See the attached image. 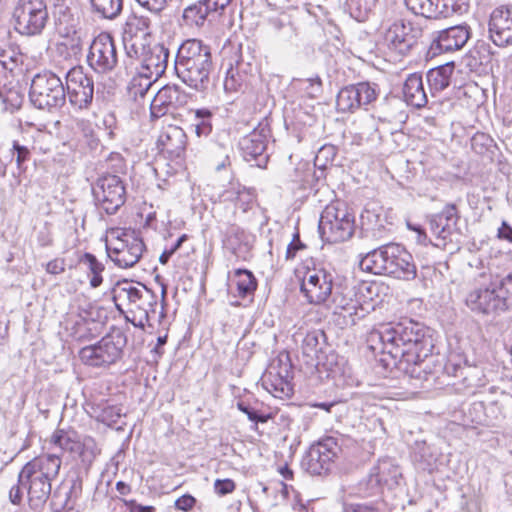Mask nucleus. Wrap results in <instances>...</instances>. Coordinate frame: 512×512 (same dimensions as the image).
<instances>
[{
    "label": "nucleus",
    "instance_id": "f257e3e1",
    "mask_svg": "<svg viewBox=\"0 0 512 512\" xmlns=\"http://www.w3.org/2000/svg\"><path fill=\"white\" fill-rule=\"evenodd\" d=\"M369 341L378 343L379 350L388 354L399 370L422 382L434 383L441 371L459 377L465 369L451 358L444 366L436 364L428 330L413 320L382 324L370 332Z\"/></svg>",
    "mask_w": 512,
    "mask_h": 512
},
{
    "label": "nucleus",
    "instance_id": "f03ea898",
    "mask_svg": "<svg viewBox=\"0 0 512 512\" xmlns=\"http://www.w3.org/2000/svg\"><path fill=\"white\" fill-rule=\"evenodd\" d=\"M214 68L211 47L198 39H187L178 48L174 59L177 77L190 89L206 92Z\"/></svg>",
    "mask_w": 512,
    "mask_h": 512
},
{
    "label": "nucleus",
    "instance_id": "7ed1b4c3",
    "mask_svg": "<svg viewBox=\"0 0 512 512\" xmlns=\"http://www.w3.org/2000/svg\"><path fill=\"white\" fill-rule=\"evenodd\" d=\"M61 456L56 453L39 455L27 462L19 472V483L27 489L29 505L37 510L51 495V482L58 476Z\"/></svg>",
    "mask_w": 512,
    "mask_h": 512
},
{
    "label": "nucleus",
    "instance_id": "20e7f679",
    "mask_svg": "<svg viewBox=\"0 0 512 512\" xmlns=\"http://www.w3.org/2000/svg\"><path fill=\"white\" fill-rule=\"evenodd\" d=\"M359 266L366 272L403 280H413L417 276L411 253L397 243H389L367 253L361 258Z\"/></svg>",
    "mask_w": 512,
    "mask_h": 512
},
{
    "label": "nucleus",
    "instance_id": "39448f33",
    "mask_svg": "<svg viewBox=\"0 0 512 512\" xmlns=\"http://www.w3.org/2000/svg\"><path fill=\"white\" fill-rule=\"evenodd\" d=\"M126 345V333L114 327L97 343L83 347L79 351V358L84 364L92 367H107L122 358Z\"/></svg>",
    "mask_w": 512,
    "mask_h": 512
},
{
    "label": "nucleus",
    "instance_id": "423d86ee",
    "mask_svg": "<svg viewBox=\"0 0 512 512\" xmlns=\"http://www.w3.org/2000/svg\"><path fill=\"white\" fill-rule=\"evenodd\" d=\"M355 230V217L344 203H333L323 210L319 232L323 240L339 243L349 240Z\"/></svg>",
    "mask_w": 512,
    "mask_h": 512
},
{
    "label": "nucleus",
    "instance_id": "0eeeda50",
    "mask_svg": "<svg viewBox=\"0 0 512 512\" xmlns=\"http://www.w3.org/2000/svg\"><path fill=\"white\" fill-rule=\"evenodd\" d=\"M29 99L37 109L61 108L66 102L65 88L61 78L51 71L36 74L31 81Z\"/></svg>",
    "mask_w": 512,
    "mask_h": 512
},
{
    "label": "nucleus",
    "instance_id": "6e6552de",
    "mask_svg": "<svg viewBox=\"0 0 512 512\" xmlns=\"http://www.w3.org/2000/svg\"><path fill=\"white\" fill-rule=\"evenodd\" d=\"M145 250L142 238L131 229H118L113 244L106 243L107 256L119 268H131L137 264Z\"/></svg>",
    "mask_w": 512,
    "mask_h": 512
},
{
    "label": "nucleus",
    "instance_id": "1a4fd4ad",
    "mask_svg": "<svg viewBox=\"0 0 512 512\" xmlns=\"http://www.w3.org/2000/svg\"><path fill=\"white\" fill-rule=\"evenodd\" d=\"M15 29L25 36L40 35L49 20L44 0H18L13 10Z\"/></svg>",
    "mask_w": 512,
    "mask_h": 512
},
{
    "label": "nucleus",
    "instance_id": "9d476101",
    "mask_svg": "<svg viewBox=\"0 0 512 512\" xmlns=\"http://www.w3.org/2000/svg\"><path fill=\"white\" fill-rule=\"evenodd\" d=\"M341 451L338 438L323 437L310 446L302 459V468L310 475H326L331 471L334 460Z\"/></svg>",
    "mask_w": 512,
    "mask_h": 512
},
{
    "label": "nucleus",
    "instance_id": "9b49d317",
    "mask_svg": "<svg viewBox=\"0 0 512 512\" xmlns=\"http://www.w3.org/2000/svg\"><path fill=\"white\" fill-rule=\"evenodd\" d=\"M65 94L75 112L87 111L94 98V81L82 66H74L65 74Z\"/></svg>",
    "mask_w": 512,
    "mask_h": 512
},
{
    "label": "nucleus",
    "instance_id": "f8f14e48",
    "mask_svg": "<svg viewBox=\"0 0 512 512\" xmlns=\"http://www.w3.org/2000/svg\"><path fill=\"white\" fill-rule=\"evenodd\" d=\"M402 472L400 467L390 458L380 459L374 465L366 479L359 483V491L363 497L380 495L385 488L393 489L400 484Z\"/></svg>",
    "mask_w": 512,
    "mask_h": 512
},
{
    "label": "nucleus",
    "instance_id": "ddd939ff",
    "mask_svg": "<svg viewBox=\"0 0 512 512\" xmlns=\"http://www.w3.org/2000/svg\"><path fill=\"white\" fill-rule=\"evenodd\" d=\"M94 202L99 211L114 215L126 201V188L117 175L99 177L92 187Z\"/></svg>",
    "mask_w": 512,
    "mask_h": 512
},
{
    "label": "nucleus",
    "instance_id": "4468645a",
    "mask_svg": "<svg viewBox=\"0 0 512 512\" xmlns=\"http://www.w3.org/2000/svg\"><path fill=\"white\" fill-rule=\"evenodd\" d=\"M50 442L62 451L77 455L81 463L87 468L100 454V449L93 437L85 436L81 439L78 433L72 429H56Z\"/></svg>",
    "mask_w": 512,
    "mask_h": 512
},
{
    "label": "nucleus",
    "instance_id": "2eb2a0df",
    "mask_svg": "<svg viewBox=\"0 0 512 512\" xmlns=\"http://www.w3.org/2000/svg\"><path fill=\"white\" fill-rule=\"evenodd\" d=\"M423 29L418 24L404 19L394 21L384 33V44L400 56L408 55L419 43Z\"/></svg>",
    "mask_w": 512,
    "mask_h": 512
},
{
    "label": "nucleus",
    "instance_id": "dca6fc26",
    "mask_svg": "<svg viewBox=\"0 0 512 512\" xmlns=\"http://www.w3.org/2000/svg\"><path fill=\"white\" fill-rule=\"evenodd\" d=\"M379 86L372 82H359L341 88L336 97V108L341 113H354L376 101Z\"/></svg>",
    "mask_w": 512,
    "mask_h": 512
},
{
    "label": "nucleus",
    "instance_id": "f3484780",
    "mask_svg": "<svg viewBox=\"0 0 512 512\" xmlns=\"http://www.w3.org/2000/svg\"><path fill=\"white\" fill-rule=\"evenodd\" d=\"M465 303L472 312L477 314L490 315L503 312L491 276L485 273L479 275L476 285L468 292Z\"/></svg>",
    "mask_w": 512,
    "mask_h": 512
},
{
    "label": "nucleus",
    "instance_id": "a211bd4d",
    "mask_svg": "<svg viewBox=\"0 0 512 512\" xmlns=\"http://www.w3.org/2000/svg\"><path fill=\"white\" fill-rule=\"evenodd\" d=\"M460 219L457 206L453 203L446 204L443 209L427 216L430 232L435 237L436 247L446 248L459 235L458 221Z\"/></svg>",
    "mask_w": 512,
    "mask_h": 512
},
{
    "label": "nucleus",
    "instance_id": "6ab92c4d",
    "mask_svg": "<svg viewBox=\"0 0 512 512\" xmlns=\"http://www.w3.org/2000/svg\"><path fill=\"white\" fill-rule=\"evenodd\" d=\"M88 65L97 73L112 71L118 62L115 42L109 33L96 36L89 47Z\"/></svg>",
    "mask_w": 512,
    "mask_h": 512
},
{
    "label": "nucleus",
    "instance_id": "aec40b11",
    "mask_svg": "<svg viewBox=\"0 0 512 512\" xmlns=\"http://www.w3.org/2000/svg\"><path fill=\"white\" fill-rule=\"evenodd\" d=\"M470 38L467 25H455L443 30L434 31L430 36L427 58H434L443 53L460 50Z\"/></svg>",
    "mask_w": 512,
    "mask_h": 512
},
{
    "label": "nucleus",
    "instance_id": "412c9836",
    "mask_svg": "<svg viewBox=\"0 0 512 512\" xmlns=\"http://www.w3.org/2000/svg\"><path fill=\"white\" fill-rule=\"evenodd\" d=\"M112 293L113 300L119 310L122 306L128 307L131 312L145 309L153 301V291L151 289L142 284L135 286L133 282L128 280L118 281Z\"/></svg>",
    "mask_w": 512,
    "mask_h": 512
},
{
    "label": "nucleus",
    "instance_id": "4be33fe9",
    "mask_svg": "<svg viewBox=\"0 0 512 512\" xmlns=\"http://www.w3.org/2000/svg\"><path fill=\"white\" fill-rule=\"evenodd\" d=\"M269 133L266 125L259 124L240 139L239 148L245 161L254 162L253 165L259 168L266 167L269 160L266 153Z\"/></svg>",
    "mask_w": 512,
    "mask_h": 512
},
{
    "label": "nucleus",
    "instance_id": "5701e85b",
    "mask_svg": "<svg viewBox=\"0 0 512 512\" xmlns=\"http://www.w3.org/2000/svg\"><path fill=\"white\" fill-rule=\"evenodd\" d=\"M333 277L325 270L308 271L302 280L300 291L311 304H322L332 294Z\"/></svg>",
    "mask_w": 512,
    "mask_h": 512
},
{
    "label": "nucleus",
    "instance_id": "b1692460",
    "mask_svg": "<svg viewBox=\"0 0 512 512\" xmlns=\"http://www.w3.org/2000/svg\"><path fill=\"white\" fill-rule=\"evenodd\" d=\"M150 19L143 15H130L125 23L123 32V45L127 57L137 56V49H143L148 43Z\"/></svg>",
    "mask_w": 512,
    "mask_h": 512
},
{
    "label": "nucleus",
    "instance_id": "393cba45",
    "mask_svg": "<svg viewBox=\"0 0 512 512\" xmlns=\"http://www.w3.org/2000/svg\"><path fill=\"white\" fill-rule=\"evenodd\" d=\"M132 59H139V71H145L150 77L160 78L167 69L169 49L160 43L143 44V49H137V56Z\"/></svg>",
    "mask_w": 512,
    "mask_h": 512
},
{
    "label": "nucleus",
    "instance_id": "a878e982",
    "mask_svg": "<svg viewBox=\"0 0 512 512\" xmlns=\"http://www.w3.org/2000/svg\"><path fill=\"white\" fill-rule=\"evenodd\" d=\"M489 37L499 47L512 43V6L495 8L488 23Z\"/></svg>",
    "mask_w": 512,
    "mask_h": 512
},
{
    "label": "nucleus",
    "instance_id": "bb28decb",
    "mask_svg": "<svg viewBox=\"0 0 512 512\" xmlns=\"http://www.w3.org/2000/svg\"><path fill=\"white\" fill-rule=\"evenodd\" d=\"M353 296L356 294L349 290L346 294L334 298L335 313L343 317L345 325H355L374 309L372 303L361 302L359 298Z\"/></svg>",
    "mask_w": 512,
    "mask_h": 512
},
{
    "label": "nucleus",
    "instance_id": "cd10ccee",
    "mask_svg": "<svg viewBox=\"0 0 512 512\" xmlns=\"http://www.w3.org/2000/svg\"><path fill=\"white\" fill-rule=\"evenodd\" d=\"M186 144L185 131L175 125L165 127L157 139L159 151L170 160L181 158L185 153Z\"/></svg>",
    "mask_w": 512,
    "mask_h": 512
},
{
    "label": "nucleus",
    "instance_id": "c85d7f7f",
    "mask_svg": "<svg viewBox=\"0 0 512 512\" xmlns=\"http://www.w3.org/2000/svg\"><path fill=\"white\" fill-rule=\"evenodd\" d=\"M54 17L58 33L65 38L72 37V40L78 43L80 37L77 35L76 27L79 21L73 8L65 0H56L54 4Z\"/></svg>",
    "mask_w": 512,
    "mask_h": 512
},
{
    "label": "nucleus",
    "instance_id": "c756f323",
    "mask_svg": "<svg viewBox=\"0 0 512 512\" xmlns=\"http://www.w3.org/2000/svg\"><path fill=\"white\" fill-rule=\"evenodd\" d=\"M182 103V97L178 86L166 85L156 93L151 102L152 117L159 118L170 110H175Z\"/></svg>",
    "mask_w": 512,
    "mask_h": 512
},
{
    "label": "nucleus",
    "instance_id": "7c9ffc66",
    "mask_svg": "<svg viewBox=\"0 0 512 512\" xmlns=\"http://www.w3.org/2000/svg\"><path fill=\"white\" fill-rule=\"evenodd\" d=\"M249 238L243 228L236 224H230L223 232V247L234 256L243 257L250 248Z\"/></svg>",
    "mask_w": 512,
    "mask_h": 512
},
{
    "label": "nucleus",
    "instance_id": "2f4dec72",
    "mask_svg": "<svg viewBox=\"0 0 512 512\" xmlns=\"http://www.w3.org/2000/svg\"><path fill=\"white\" fill-rule=\"evenodd\" d=\"M403 97L408 105L415 108H422L427 104L428 97L424 90L421 74L412 73L406 78L403 85Z\"/></svg>",
    "mask_w": 512,
    "mask_h": 512
},
{
    "label": "nucleus",
    "instance_id": "473e14b6",
    "mask_svg": "<svg viewBox=\"0 0 512 512\" xmlns=\"http://www.w3.org/2000/svg\"><path fill=\"white\" fill-rule=\"evenodd\" d=\"M454 71L453 63H446L430 69L427 72V83L432 95L445 90L450 85Z\"/></svg>",
    "mask_w": 512,
    "mask_h": 512
},
{
    "label": "nucleus",
    "instance_id": "72a5a7b5",
    "mask_svg": "<svg viewBox=\"0 0 512 512\" xmlns=\"http://www.w3.org/2000/svg\"><path fill=\"white\" fill-rule=\"evenodd\" d=\"M91 415L95 417L98 422H101L109 427L118 422L123 415L122 408L118 405H110L102 403L91 406Z\"/></svg>",
    "mask_w": 512,
    "mask_h": 512
},
{
    "label": "nucleus",
    "instance_id": "f704fd0d",
    "mask_svg": "<svg viewBox=\"0 0 512 512\" xmlns=\"http://www.w3.org/2000/svg\"><path fill=\"white\" fill-rule=\"evenodd\" d=\"M233 281L236 284L237 295L239 297L246 298L254 295L257 288V280L250 270H235Z\"/></svg>",
    "mask_w": 512,
    "mask_h": 512
},
{
    "label": "nucleus",
    "instance_id": "c9c22d12",
    "mask_svg": "<svg viewBox=\"0 0 512 512\" xmlns=\"http://www.w3.org/2000/svg\"><path fill=\"white\" fill-rule=\"evenodd\" d=\"M79 264L85 265L90 278V286L97 288L103 283L104 265L92 253L86 252L79 258Z\"/></svg>",
    "mask_w": 512,
    "mask_h": 512
},
{
    "label": "nucleus",
    "instance_id": "e433bc0d",
    "mask_svg": "<svg viewBox=\"0 0 512 512\" xmlns=\"http://www.w3.org/2000/svg\"><path fill=\"white\" fill-rule=\"evenodd\" d=\"M325 343V334L320 330H313L306 334L302 341V353L304 356L313 360L318 357Z\"/></svg>",
    "mask_w": 512,
    "mask_h": 512
},
{
    "label": "nucleus",
    "instance_id": "4c0bfd02",
    "mask_svg": "<svg viewBox=\"0 0 512 512\" xmlns=\"http://www.w3.org/2000/svg\"><path fill=\"white\" fill-rule=\"evenodd\" d=\"M92 9L105 19L116 18L123 9V0H90Z\"/></svg>",
    "mask_w": 512,
    "mask_h": 512
},
{
    "label": "nucleus",
    "instance_id": "58836bf2",
    "mask_svg": "<svg viewBox=\"0 0 512 512\" xmlns=\"http://www.w3.org/2000/svg\"><path fill=\"white\" fill-rule=\"evenodd\" d=\"M493 287L503 312L512 309V272L501 280L493 281Z\"/></svg>",
    "mask_w": 512,
    "mask_h": 512
},
{
    "label": "nucleus",
    "instance_id": "ea45409f",
    "mask_svg": "<svg viewBox=\"0 0 512 512\" xmlns=\"http://www.w3.org/2000/svg\"><path fill=\"white\" fill-rule=\"evenodd\" d=\"M437 0H405L407 8L416 15L426 18H437Z\"/></svg>",
    "mask_w": 512,
    "mask_h": 512
},
{
    "label": "nucleus",
    "instance_id": "a19ab883",
    "mask_svg": "<svg viewBox=\"0 0 512 512\" xmlns=\"http://www.w3.org/2000/svg\"><path fill=\"white\" fill-rule=\"evenodd\" d=\"M246 78V74L240 72L239 63L236 66L230 64L223 83L224 90L229 93L239 91L246 82Z\"/></svg>",
    "mask_w": 512,
    "mask_h": 512
},
{
    "label": "nucleus",
    "instance_id": "79ce46f5",
    "mask_svg": "<svg viewBox=\"0 0 512 512\" xmlns=\"http://www.w3.org/2000/svg\"><path fill=\"white\" fill-rule=\"evenodd\" d=\"M212 112L208 109H197L195 111L194 127L195 134L198 137H207L212 132Z\"/></svg>",
    "mask_w": 512,
    "mask_h": 512
},
{
    "label": "nucleus",
    "instance_id": "37998d69",
    "mask_svg": "<svg viewBox=\"0 0 512 512\" xmlns=\"http://www.w3.org/2000/svg\"><path fill=\"white\" fill-rule=\"evenodd\" d=\"M159 78H153L150 74L145 73V71L137 70V74L131 80V88L135 95L144 96L151 86L158 80Z\"/></svg>",
    "mask_w": 512,
    "mask_h": 512
},
{
    "label": "nucleus",
    "instance_id": "c03bdc74",
    "mask_svg": "<svg viewBox=\"0 0 512 512\" xmlns=\"http://www.w3.org/2000/svg\"><path fill=\"white\" fill-rule=\"evenodd\" d=\"M205 2L199 0L197 3L188 6L183 12V18L190 23L200 25L208 16L205 10Z\"/></svg>",
    "mask_w": 512,
    "mask_h": 512
},
{
    "label": "nucleus",
    "instance_id": "a18cd8bd",
    "mask_svg": "<svg viewBox=\"0 0 512 512\" xmlns=\"http://www.w3.org/2000/svg\"><path fill=\"white\" fill-rule=\"evenodd\" d=\"M336 156V148L333 145L322 146L315 156V166L325 168L328 163H331Z\"/></svg>",
    "mask_w": 512,
    "mask_h": 512
},
{
    "label": "nucleus",
    "instance_id": "49530a36",
    "mask_svg": "<svg viewBox=\"0 0 512 512\" xmlns=\"http://www.w3.org/2000/svg\"><path fill=\"white\" fill-rule=\"evenodd\" d=\"M237 408L247 415L248 419L254 423H265L269 419V415H265L259 413L257 410L252 408L248 403L244 401H239L237 403Z\"/></svg>",
    "mask_w": 512,
    "mask_h": 512
},
{
    "label": "nucleus",
    "instance_id": "de8ad7c7",
    "mask_svg": "<svg viewBox=\"0 0 512 512\" xmlns=\"http://www.w3.org/2000/svg\"><path fill=\"white\" fill-rule=\"evenodd\" d=\"M235 483L232 479H217L214 482V490L216 494L224 496L235 490Z\"/></svg>",
    "mask_w": 512,
    "mask_h": 512
},
{
    "label": "nucleus",
    "instance_id": "09e8293b",
    "mask_svg": "<svg viewBox=\"0 0 512 512\" xmlns=\"http://www.w3.org/2000/svg\"><path fill=\"white\" fill-rule=\"evenodd\" d=\"M364 0H346L345 5L350 14L356 19H360L366 16L370 10H361Z\"/></svg>",
    "mask_w": 512,
    "mask_h": 512
},
{
    "label": "nucleus",
    "instance_id": "8fccbe9b",
    "mask_svg": "<svg viewBox=\"0 0 512 512\" xmlns=\"http://www.w3.org/2000/svg\"><path fill=\"white\" fill-rule=\"evenodd\" d=\"M305 247L306 246L300 240L299 234H294L292 241L288 244L286 249V260H293L296 256V253Z\"/></svg>",
    "mask_w": 512,
    "mask_h": 512
},
{
    "label": "nucleus",
    "instance_id": "3c124183",
    "mask_svg": "<svg viewBox=\"0 0 512 512\" xmlns=\"http://www.w3.org/2000/svg\"><path fill=\"white\" fill-rule=\"evenodd\" d=\"M13 149L16 152V162L18 168H22V165L30 158V151L27 147L14 142Z\"/></svg>",
    "mask_w": 512,
    "mask_h": 512
},
{
    "label": "nucleus",
    "instance_id": "603ef678",
    "mask_svg": "<svg viewBox=\"0 0 512 512\" xmlns=\"http://www.w3.org/2000/svg\"><path fill=\"white\" fill-rule=\"evenodd\" d=\"M45 270L52 275H58L65 271V259L55 258L46 264Z\"/></svg>",
    "mask_w": 512,
    "mask_h": 512
},
{
    "label": "nucleus",
    "instance_id": "864d4df0",
    "mask_svg": "<svg viewBox=\"0 0 512 512\" xmlns=\"http://www.w3.org/2000/svg\"><path fill=\"white\" fill-rule=\"evenodd\" d=\"M143 8L153 13L161 12L165 5L166 0H136Z\"/></svg>",
    "mask_w": 512,
    "mask_h": 512
},
{
    "label": "nucleus",
    "instance_id": "5fc2aeb1",
    "mask_svg": "<svg viewBox=\"0 0 512 512\" xmlns=\"http://www.w3.org/2000/svg\"><path fill=\"white\" fill-rule=\"evenodd\" d=\"M22 487H24V485L20 484L19 483V480L17 481L16 484H14L10 490H9V494H8V497H9V501L13 504V505H20L21 502H22V499H23V490H22Z\"/></svg>",
    "mask_w": 512,
    "mask_h": 512
},
{
    "label": "nucleus",
    "instance_id": "6e6d98bb",
    "mask_svg": "<svg viewBox=\"0 0 512 512\" xmlns=\"http://www.w3.org/2000/svg\"><path fill=\"white\" fill-rule=\"evenodd\" d=\"M195 502L196 499L192 495L185 494L175 501V507L182 511H189L190 509L193 508Z\"/></svg>",
    "mask_w": 512,
    "mask_h": 512
},
{
    "label": "nucleus",
    "instance_id": "4d7b16f0",
    "mask_svg": "<svg viewBox=\"0 0 512 512\" xmlns=\"http://www.w3.org/2000/svg\"><path fill=\"white\" fill-rule=\"evenodd\" d=\"M342 512H379L377 508L367 504H344Z\"/></svg>",
    "mask_w": 512,
    "mask_h": 512
},
{
    "label": "nucleus",
    "instance_id": "13d9d810",
    "mask_svg": "<svg viewBox=\"0 0 512 512\" xmlns=\"http://www.w3.org/2000/svg\"><path fill=\"white\" fill-rule=\"evenodd\" d=\"M78 126L81 128L83 135L86 138L90 139V141H89L90 145H93V144L98 145V138L95 136L94 129L92 128V125L89 121L82 120L79 122Z\"/></svg>",
    "mask_w": 512,
    "mask_h": 512
},
{
    "label": "nucleus",
    "instance_id": "bf43d9fd",
    "mask_svg": "<svg viewBox=\"0 0 512 512\" xmlns=\"http://www.w3.org/2000/svg\"><path fill=\"white\" fill-rule=\"evenodd\" d=\"M139 311L142 312L146 322L155 320L157 315V296L153 293V301H151L145 309H139Z\"/></svg>",
    "mask_w": 512,
    "mask_h": 512
},
{
    "label": "nucleus",
    "instance_id": "052dcab7",
    "mask_svg": "<svg viewBox=\"0 0 512 512\" xmlns=\"http://www.w3.org/2000/svg\"><path fill=\"white\" fill-rule=\"evenodd\" d=\"M438 5V13L437 18L443 17L447 18L454 14V8L452 6L451 0H437Z\"/></svg>",
    "mask_w": 512,
    "mask_h": 512
},
{
    "label": "nucleus",
    "instance_id": "680f3d73",
    "mask_svg": "<svg viewBox=\"0 0 512 512\" xmlns=\"http://www.w3.org/2000/svg\"><path fill=\"white\" fill-rule=\"evenodd\" d=\"M102 124L105 128V132H106L108 139H113L115 136L114 128L116 126V119H115L114 114H112V113L106 114L102 119Z\"/></svg>",
    "mask_w": 512,
    "mask_h": 512
},
{
    "label": "nucleus",
    "instance_id": "e2e57ef3",
    "mask_svg": "<svg viewBox=\"0 0 512 512\" xmlns=\"http://www.w3.org/2000/svg\"><path fill=\"white\" fill-rule=\"evenodd\" d=\"M205 2V10L207 14L210 12H216L218 10H223L226 6L229 5L231 0H201Z\"/></svg>",
    "mask_w": 512,
    "mask_h": 512
},
{
    "label": "nucleus",
    "instance_id": "0e129e2a",
    "mask_svg": "<svg viewBox=\"0 0 512 512\" xmlns=\"http://www.w3.org/2000/svg\"><path fill=\"white\" fill-rule=\"evenodd\" d=\"M497 238L512 244V226L505 220L497 230Z\"/></svg>",
    "mask_w": 512,
    "mask_h": 512
},
{
    "label": "nucleus",
    "instance_id": "69168bd1",
    "mask_svg": "<svg viewBox=\"0 0 512 512\" xmlns=\"http://www.w3.org/2000/svg\"><path fill=\"white\" fill-rule=\"evenodd\" d=\"M428 450V447L423 446L419 452L415 453L414 456L416 461L424 462L426 464L423 465V469H426V466H431L432 461L435 460L431 455H429V458H427Z\"/></svg>",
    "mask_w": 512,
    "mask_h": 512
},
{
    "label": "nucleus",
    "instance_id": "338daca9",
    "mask_svg": "<svg viewBox=\"0 0 512 512\" xmlns=\"http://www.w3.org/2000/svg\"><path fill=\"white\" fill-rule=\"evenodd\" d=\"M124 502L130 508V512H155V507L137 504L135 500H124Z\"/></svg>",
    "mask_w": 512,
    "mask_h": 512
},
{
    "label": "nucleus",
    "instance_id": "774afa93",
    "mask_svg": "<svg viewBox=\"0 0 512 512\" xmlns=\"http://www.w3.org/2000/svg\"><path fill=\"white\" fill-rule=\"evenodd\" d=\"M37 241L41 247H48L52 244V236L48 230H41L37 234Z\"/></svg>",
    "mask_w": 512,
    "mask_h": 512
}]
</instances>
